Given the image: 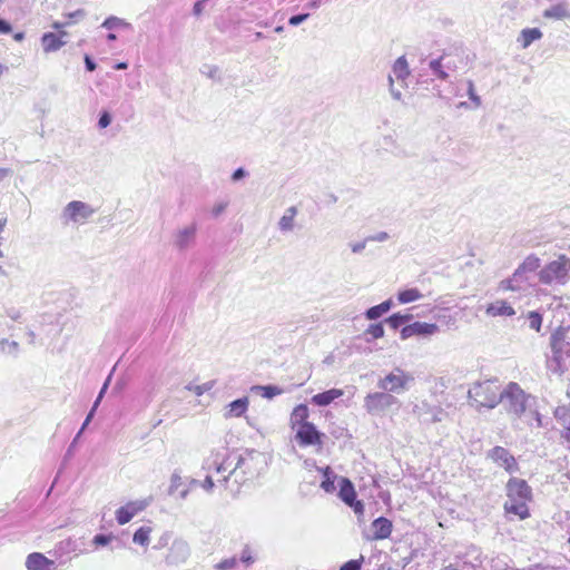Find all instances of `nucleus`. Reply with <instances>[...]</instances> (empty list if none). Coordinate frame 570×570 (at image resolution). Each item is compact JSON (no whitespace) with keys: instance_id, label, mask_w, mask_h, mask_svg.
<instances>
[{"instance_id":"f257e3e1","label":"nucleus","mask_w":570,"mask_h":570,"mask_svg":"<svg viewBox=\"0 0 570 570\" xmlns=\"http://www.w3.org/2000/svg\"><path fill=\"white\" fill-rule=\"evenodd\" d=\"M502 386L499 380L474 382L468 391L469 404L478 412L482 409L492 410L502 401Z\"/></svg>"},{"instance_id":"f03ea898","label":"nucleus","mask_w":570,"mask_h":570,"mask_svg":"<svg viewBox=\"0 0 570 570\" xmlns=\"http://www.w3.org/2000/svg\"><path fill=\"white\" fill-rule=\"evenodd\" d=\"M233 465L227 475L223 476V482L227 483L234 478L237 484H244L248 480L258 476L263 455L256 451H246L242 454H233Z\"/></svg>"},{"instance_id":"7ed1b4c3","label":"nucleus","mask_w":570,"mask_h":570,"mask_svg":"<svg viewBox=\"0 0 570 570\" xmlns=\"http://www.w3.org/2000/svg\"><path fill=\"white\" fill-rule=\"evenodd\" d=\"M570 259L560 255L556 261L548 263L540 269L539 281L544 285H564L570 278Z\"/></svg>"},{"instance_id":"20e7f679","label":"nucleus","mask_w":570,"mask_h":570,"mask_svg":"<svg viewBox=\"0 0 570 570\" xmlns=\"http://www.w3.org/2000/svg\"><path fill=\"white\" fill-rule=\"evenodd\" d=\"M96 214V209L81 200L69 202L61 210L60 219L65 226H80L88 223V220Z\"/></svg>"},{"instance_id":"39448f33","label":"nucleus","mask_w":570,"mask_h":570,"mask_svg":"<svg viewBox=\"0 0 570 570\" xmlns=\"http://www.w3.org/2000/svg\"><path fill=\"white\" fill-rule=\"evenodd\" d=\"M502 401L504 409L508 413L520 417L527 410V402L530 399L517 383H509L507 387L502 389Z\"/></svg>"},{"instance_id":"423d86ee","label":"nucleus","mask_w":570,"mask_h":570,"mask_svg":"<svg viewBox=\"0 0 570 570\" xmlns=\"http://www.w3.org/2000/svg\"><path fill=\"white\" fill-rule=\"evenodd\" d=\"M414 382L412 374L395 367L392 372L380 379L377 387L390 394H402L409 391L410 385Z\"/></svg>"},{"instance_id":"0eeeda50","label":"nucleus","mask_w":570,"mask_h":570,"mask_svg":"<svg viewBox=\"0 0 570 570\" xmlns=\"http://www.w3.org/2000/svg\"><path fill=\"white\" fill-rule=\"evenodd\" d=\"M399 405V400L385 391L368 393L364 399V409L372 415H379L387 409Z\"/></svg>"},{"instance_id":"6e6552de","label":"nucleus","mask_w":570,"mask_h":570,"mask_svg":"<svg viewBox=\"0 0 570 570\" xmlns=\"http://www.w3.org/2000/svg\"><path fill=\"white\" fill-rule=\"evenodd\" d=\"M413 414L422 424H434L442 422L446 416V412L436 404L423 400L413 406Z\"/></svg>"},{"instance_id":"1a4fd4ad","label":"nucleus","mask_w":570,"mask_h":570,"mask_svg":"<svg viewBox=\"0 0 570 570\" xmlns=\"http://www.w3.org/2000/svg\"><path fill=\"white\" fill-rule=\"evenodd\" d=\"M197 223L193 222L187 226L178 228L173 235V246L179 252L184 253L191 248L196 243L197 237Z\"/></svg>"},{"instance_id":"9d476101","label":"nucleus","mask_w":570,"mask_h":570,"mask_svg":"<svg viewBox=\"0 0 570 570\" xmlns=\"http://www.w3.org/2000/svg\"><path fill=\"white\" fill-rule=\"evenodd\" d=\"M233 461V454H229L226 448H222L210 452V455L205 460V468L224 474L229 472Z\"/></svg>"},{"instance_id":"9b49d317","label":"nucleus","mask_w":570,"mask_h":570,"mask_svg":"<svg viewBox=\"0 0 570 570\" xmlns=\"http://www.w3.org/2000/svg\"><path fill=\"white\" fill-rule=\"evenodd\" d=\"M324 434L311 423H304L296 429L295 440L301 446L322 445Z\"/></svg>"},{"instance_id":"f8f14e48","label":"nucleus","mask_w":570,"mask_h":570,"mask_svg":"<svg viewBox=\"0 0 570 570\" xmlns=\"http://www.w3.org/2000/svg\"><path fill=\"white\" fill-rule=\"evenodd\" d=\"M190 556V547L187 541L183 539H175L166 556V563L168 566H180L185 563Z\"/></svg>"},{"instance_id":"ddd939ff","label":"nucleus","mask_w":570,"mask_h":570,"mask_svg":"<svg viewBox=\"0 0 570 570\" xmlns=\"http://www.w3.org/2000/svg\"><path fill=\"white\" fill-rule=\"evenodd\" d=\"M530 276L523 273L519 267L511 277L502 279L499 284L500 291L527 292L531 286Z\"/></svg>"},{"instance_id":"4468645a","label":"nucleus","mask_w":570,"mask_h":570,"mask_svg":"<svg viewBox=\"0 0 570 570\" xmlns=\"http://www.w3.org/2000/svg\"><path fill=\"white\" fill-rule=\"evenodd\" d=\"M440 328L434 323H425V322H414L412 324L405 325L401 330V338L407 340L412 336H432L439 333Z\"/></svg>"},{"instance_id":"2eb2a0df","label":"nucleus","mask_w":570,"mask_h":570,"mask_svg":"<svg viewBox=\"0 0 570 570\" xmlns=\"http://www.w3.org/2000/svg\"><path fill=\"white\" fill-rule=\"evenodd\" d=\"M488 458H490L494 463L503 468L509 473H513L519 470L514 456L502 446H494L491 449L488 453Z\"/></svg>"},{"instance_id":"dca6fc26","label":"nucleus","mask_w":570,"mask_h":570,"mask_svg":"<svg viewBox=\"0 0 570 570\" xmlns=\"http://www.w3.org/2000/svg\"><path fill=\"white\" fill-rule=\"evenodd\" d=\"M507 497L509 500H531L532 490L525 480L519 478H511L505 487Z\"/></svg>"},{"instance_id":"f3484780","label":"nucleus","mask_w":570,"mask_h":570,"mask_svg":"<svg viewBox=\"0 0 570 570\" xmlns=\"http://www.w3.org/2000/svg\"><path fill=\"white\" fill-rule=\"evenodd\" d=\"M149 504L148 500L130 501L116 511V520L120 525L128 523L137 513L145 510Z\"/></svg>"},{"instance_id":"a211bd4d","label":"nucleus","mask_w":570,"mask_h":570,"mask_svg":"<svg viewBox=\"0 0 570 570\" xmlns=\"http://www.w3.org/2000/svg\"><path fill=\"white\" fill-rule=\"evenodd\" d=\"M567 330L562 326L558 327L550 337V346L553 354V358L558 362L562 360V355L567 347H570V343L566 342Z\"/></svg>"},{"instance_id":"6ab92c4d","label":"nucleus","mask_w":570,"mask_h":570,"mask_svg":"<svg viewBox=\"0 0 570 570\" xmlns=\"http://www.w3.org/2000/svg\"><path fill=\"white\" fill-rule=\"evenodd\" d=\"M68 36L66 31H60L58 35L53 32H46L41 37V45L45 52L58 51L67 43L65 39Z\"/></svg>"},{"instance_id":"aec40b11","label":"nucleus","mask_w":570,"mask_h":570,"mask_svg":"<svg viewBox=\"0 0 570 570\" xmlns=\"http://www.w3.org/2000/svg\"><path fill=\"white\" fill-rule=\"evenodd\" d=\"M542 17L548 20H566L570 19V8L566 1L554 3L543 10Z\"/></svg>"},{"instance_id":"412c9836","label":"nucleus","mask_w":570,"mask_h":570,"mask_svg":"<svg viewBox=\"0 0 570 570\" xmlns=\"http://www.w3.org/2000/svg\"><path fill=\"white\" fill-rule=\"evenodd\" d=\"M26 566L29 570H53L55 562L42 553L33 552L27 558Z\"/></svg>"},{"instance_id":"4be33fe9","label":"nucleus","mask_w":570,"mask_h":570,"mask_svg":"<svg viewBox=\"0 0 570 570\" xmlns=\"http://www.w3.org/2000/svg\"><path fill=\"white\" fill-rule=\"evenodd\" d=\"M392 522L384 517H380L372 522L373 540L387 539L392 533Z\"/></svg>"},{"instance_id":"5701e85b","label":"nucleus","mask_w":570,"mask_h":570,"mask_svg":"<svg viewBox=\"0 0 570 570\" xmlns=\"http://www.w3.org/2000/svg\"><path fill=\"white\" fill-rule=\"evenodd\" d=\"M485 313L489 316H513L515 315V309L505 301L498 299L488 305Z\"/></svg>"},{"instance_id":"b1692460","label":"nucleus","mask_w":570,"mask_h":570,"mask_svg":"<svg viewBox=\"0 0 570 570\" xmlns=\"http://www.w3.org/2000/svg\"><path fill=\"white\" fill-rule=\"evenodd\" d=\"M344 392L340 389H331L312 396L311 402L317 406H327L334 400L343 396Z\"/></svg>"},{"instance_id":"393cba45","label":"nucleus","mask_w":570,"mask_h":570,"mask_svg":"<svg viewBox=\"0 0 570 570\" xmlns=\"http://www.w3.org/2000/svg\"><path fill=\"white\" fill-rule=\"evenodd\" d=\"M392 73L394 75L395 79L401 83H404L405 80L409 78L411 71L409 68L407 60L404 56L399 57L394 61L392 66Z\"/></svg>"},{"instance_id":"a878e982","label":"nucleus","mask_w":570,"mask_h":570,"mask_svg":"<svg viewBox=\"0 0 570 570\" xmlns=\"http://www.w3.org/2000/svg\"><path fill=\"white\" fill-rule=\"evenodd\" d=\"M543 33L539 28H525L520 32L518 42L523 49L531 46L532 42L540 40Z\"/></svg>"},{"instance_id":"bb28decb","label":"nucleus","mask_w":570,"mask_h":570,"mask_svg":"<svg viewBox=\"0 0 570 570\" xmlns=\"http://www.w3.org/2000/svg\"><path fill=\"white\" fill-rule=\"evenodd\" d=\"M504 510L508 513L515 514L520 517V519H525L529 517V509L527 507L525 500H509L504 503Z\"/></svg>"},{"instance_id":"cd10ccee","label":"nucleus","mask_w":570,"mask_h":570,"mask_svg":"<svg viewBox=\"0 0 570 570\" xmlns=\"http://www.w3.org/2000/svg\"><path fill=\"white\" fill-rule=\"evenodd\" d=\"M338 497L345 504H351L356 499L354 485L346 478L341 479Z\"/></svg>"},{"instance_id":"c85d7f7f","label":"nucleus","mask_w":570,"mask_h":570,"mask_svg":"<svg viewBox=\"0 0 570 570\" xmlns=\"http://www.w3.org/2000/svg\"><path fill=\"white\" fill-rule=\"evenodd\" d=\"M297 215L295 206L288 207L278 222V228L282 233H289L294 229V220Z\"/></svg>"},{"instance_id":"c756f323","label":"nucleus","mask_w":570,"mask_h":570,"mask_svg":"<svg viewBox=\"0 0 570 570\" xmlns=\"http://www.w3.org/2000/svg\"><path fill=\"white\" fill-rule=\"evenodd\" d=\"M309 415L308 407L305 404H298L294 407L291 414V424L294 429L295 426H301L304 423H309L307 421Z\"/></svg>"},{"instance_id":"7c9ffc66","label":"nucleus","mask_w":570,"mask_h":570,"mask_svg":"<svg viewBox=\"0 0 570 570\" xmlns=\"http://www.w3.org/2000/svg\"><path fill=\"white\" fill-rule=\"evenodd\" d=\"M554 417L567 431L566 438L569 440L570 439V403L568 405L558 406L554 410Z\"/></svg>"},{"instance_id":"2f4dec72","label":"nucleus","mask_w":570,"mask_h":570,"mask_svg":"<svg viewBox=\"0 0 570 570\" xmlns=\"http://www.w3.org/2000/svg\"><path fill=\"white\" fill-rule=\"evenodd\" d=\"M446 59V55L441 56L440 58L432 59L429 62V68L431 72L441 80H446L449 78V73L445 69L444 60Z\"/></svg>"},{"instance_id":"473e14b6","label":"nucleus","mask_w":570,"mask_h":570,"mask_svg":"<svg viewBox=\"0 0 570 570\" xmlns=\"http://www.w3.org/2000/svg\"><path fill=\"white\" fill-rule=\"evenodd\" d=\"M247 406H248L247 397L237 399L228 404V411L225 413V417H233V416L238 417L243 413H245V411L247 410Z\"/></svg>"},{"instance_id":"72a5a7b5","label":"nucleus","mask_w":570,"mask_h":570,"mask_svg":"<svg viewBox=\"0 0 570 570\" xmlns=\"http://www.w3.org/2000/svg\"><path fill=\"white\" fill-rule=\"evenodd\" d=\"M392 307V301L386 299L379 305L372 306L366 309L365 317L370 321L380 318L383 314L387 313Z\"/></svg>"},{"instance_id":"f704fd0d","label":"nucleus","mask_w":570,"mask_h":570,"mask_svg":"<svg viewBox=\"0 0 570 570\" xmlns=\"http://www.w3.org/2000/svg\"><path fill=\"white\" fill-rule=\"evenodd\" d=\"M423 297V294L417 288H406L397 293V301L401 304H409L419 301Z\"/></svg>"},{"instance_id":"c9c22d12","label":"nucleus","mask_w":570,"mask_h":570,"mask_svg":"<svg viewBox=\"0 0 570 570\" xmlns=\"http://www.w3.org/2000/svg\"><path fill=\"white\" fill-rule=\"evenodd\" d=\"M321 471L323 472V481L321 482V488L327 493L333 492L335 490L334 482L336 475L334 474L330 466L321 469Z\"/></svg>"},{"instance_id":"e433bc0d","label":"nucleus","mask_w":570,"mask_h":570,"mask_svg":"<svg viewBox=\"0 0 570 570\" xmlns=\"http://www.w3.org/2000/svg\"><path fill=\"white\" fill-rule=\"evenodd\" d=\"M523 273L529 276L540 267V258L533 254L527 256L524 261L518 266Z\"/></svg>"},{"instance_id":"4c0bfd02","label":"nucleus","mask_w":570,"mask_h":570,"mask_svg":"<svg viewBox=\"0 0 570 570\" xmlns=\"http://www.w3.org/2000/svg\"><path fill=\"white\" fill-rule=\"evenodd\" d=\"M101 28L112 30V29H131V24L126 20L118 18L116 16L108 17L102 23Z\"/></svg>"},{"instance_id":"58836bf2","label":"nucleus","mask_w":570,"mask_h":570,"mask_svg":"<svg viewBox=\"0 0 570 570\" xmlns=\"http://www.w3.org/2000/svg\"><path fill=\"white\" fill-rule=\"evenodd\" d=\"M412 314H401V313H395L393 315H391L390 317H387L385 320V322L387 323V325L393 328V330H397L399 327L403 326L404 324H406L407 322H410L412 320Z\"/></svg>"},{"instance_id":"ea45409f","label":"nucleus","mask_w":570,"mask_h":570,"mask_svg":"<svg viewBox=\"0 0 570 570\" xmlns=\"http://www.w3.org/2000/svg\"><path fill=\"white\" fill-rule=\"evenodd\" d=\"M19 343L16 341H9L8 338H2L0 341V350L2 353L12 355L17 357L19 354Z\"/></svg>"},{"instance_id":"a19ab883","label":"nucleus","mask_w":570,"mask_h":570,"mask_svg":"<svg viewBox=\"0 0 570 570\" xmlns=\"http://www.w3.org/2000/svg\"><path fill=\"white\" fill-rule=\"evenodd\" d=\"M527 320L529 322V327L531 330H534L538 333L541 331L543 321L541 313H539L538 311L528 312Z\"/></svg>"},{"instance_id":"79ce46f5","label":"nucleus","mask_w":570,"mask_h":570,"mask_svg":"<svg viewBox=\"0 0 570 570\" xmlns=\"http://www.w3.org/2000/svg\"><path fill=\"white\" fill-rule=\"evenodd\" d=\"M254 390L261 391L262 396L265 399H273L283 393V390L276 385H257L254 386Z\"/></svg>"},{"instance_id":"37998d69","label":"nucleus","mask_w":570,"mask_h":570,"mask_svg":"<svg viewBox=\"0 0 570 570\" xmlns=\"http://www.w3.org/2000/svg\"><path fill=\"white\" fill-rule=\"evenodd\" d=\"M150 528L141 527L135 533L132 541L140 546H147L149 543Z\"/></svg>"},{"instance_id":"c03bdc74","label":"nucleus","mask_w":570,"mask_h":570,"mask_svg":"<svg viewBox=\"0 0 570 570\" xmlns=\"http://www.w3.org/2000/svg\"><path fill=\"white\" fill-rule=\"evenodd\" d=\"M115 368H116V366H114V367H112L111 372H110V373H109V375L107 376V379H106L105 383L102 384V387L100 389V392H99V394H98V396H97L96 401L94 402V404H92V407H91V409H94V410H97V409H98V406H99V404H100V402H101V400H102V397H104L105 393H106V392H107V390H108V386H109V384H110L111 376H112V373H114Z\"/></svg>"},{"instance_id":"a18cd8bd","label":"nucleus","mask_w":570,"mask_h":570,"mask_svg":"<svg viewBox=\"0 0 570 570\" xmlns=\"http://www.w3.org/2000/svg\"><path fill=\"white\" fill-rule=\"evenodd\" d=\"M213 385H214L213 382L204 383L202 385L188 384V385H186V390H188V391L195 393L196 395L200 396L205 392L209 391L213 387Z\"/></svg>"},{"instance_id":"49530a36","label":"nucleus","mask_w":570,"mask_h":570,"mask_svg":"<svg viewBox=\"0 0 570 570\" xmlns=\"http://www.w3.org/2000/svg\"><path fill=\"white\" fill-rule=\"evenodd\" d=\"M366 334H370L373 338H381L384 336V327L382 323H375L371 324L367 330Z\"/></svg>"},{"instance_id":"de8ad7c7","label":"nucleus","mask_w":570,"mask_h":570,"mask_svg":"<svg viewBox=\"0 0 570 570\" xmlns=\"http://www.w3.org/2000/svg\"><path fill=\"white\" fill-rule=\"evenodd\" d=\"M181 485V476L177 472H174L170 476V485L168 489L169 494H175L180 489Z\"/></svg>"},{"instance_id":"09e8293b","label":"nucleus","mask_w":570,"mask_h":570,"mask_svg":"<svg viewBox=\"0 0 570 570\" xmlns=\"http://www.w3.org/2000/svg\"><path fill=\"white\" fill-rule=\"evenodd\" d=\"M468 85V96L470 100L474 104V107L478 108L481 106V98L475 94L474 83L472 80L466 81Z\"/></svg>"},{"instance_id":"8fccbe9b","label":"nucleus","mask_w":570,"mask_h":570,"mask_svg":"<svg viewBox=\"0 0 570 570\" xmlns=\"http://www.w3.org/2000/svg\"><path fill=\"white\" fill-rule=\"evenodd\" d=\"M364 561V557L361 556L360 559H353L345 562L340 570H361L362 563Z\"/></svg>"},{"instance_id":"3c124183","label":"nucleus","mask_w":570,"mask_h":570,"mask_svg":"<svg viewBox=\"0 0 570 570\" xmlns=\"http://www.w3.org/2000/svg\"><path fill=\"white\" fill-rule=\"evenodd\" d=\"M111 534L99 533L94 537L92 543L97 547H105L111 541Z\"/></svg>"},{"instance_id":"603ef678","label":"nucleus","mask_w":570,"mask_h":570,"mask_svg":"<svg viewBox=\"0 0 570 570\" xmlns=\"http://www.w3.org/2000/svg\"><path fill=\"white\" fill-rule=\"evenodd\" d=\"M111 124V115L109 111L104 110L100 112L99 119H98V127L100 129L107 128Z\"/></svg>"},{"instance_id":"864d4df0","label":"nucleus","mask_w":570,"mask_h":570,"mask_svg":"<svg viewBox=\"0 0 570 570\" xmlns=\"http://www.w3.org/2000/svg\"><path fill=\"white\" fill-rule=\"evenodd\" d=\"M237 561L235 558H229L220 561L215 566L218 570H232L236 566Z\"/></svg>"},{"instance_id":"5fc2aeb1","label":"nucleus","mask_w":570,"mask_h":570,"mask_svg":"<svg viewBox=\"0 0 570 570\" xmlns=\"http://www.w3.org/2000/svg\"><path fill=\"white\" fill-rule=\"evenodd\" d=\"M96 411H97V410L90 409V411H89V413L87 414V416H86V419H85V421H83V423H82V425H81V428H80L79 432H78V433L76 434V436H75V441H78V440H79V438H80V435L82 434V432L85 431V429H86V428L88 426V424L91 422V420H92V417H94V415H95Z\"/></svg>"},{"instance_id":"6e6d98bb","label":"nucleus","mask_w":570,"mask_h":570,"mask_svg":"<svg viewBox=\"0 0 570 570\" xmlns=\"http://www.w3.org/2000/svg\"><path fill=\"white\" fill-rule=\"evenodd\" d=\"M308 17H309V13L295 14L288 19V23L293 27H296V26H299L301 23H303L304 21H306L308 19Z\"/></svg>"},{"instance_id":"4d7b16f0","label":"nucleus","mask_w":570,"mask_h":570,"mask_svg":"<svg viewBox=\"0 0 570 570\" xmlns=\"http://www.w3.org/2000/svg\"><path fill=\"white\" fill-rule=\"evenodd\" d=\"M389 237L390 236H389V234L386 232H379V233H376L374 235L367 236L366 240L382 243V242L387 240Z\"/></svg>"},{"instance_id":"13d9d810","label":"nucleus","mask_w":570,"mask_h":570,"mask_svg":"<svg viewBox=\"0 0 570 570\" xmlns=\"http://www.w3.org/2000/svg\"><path fill=\"white\" fill-rule=\"evenodd\" d=\"M202 72L205 73L208 78L215 79L219 72V69L217 66H204Z\"/></svg>"},{"instance_id":"bf43d9fd","label":"nucleus","mask_w":570,"mask_h":570,"mask_svg":"<svg viewBox=\"0 0 570 570\" xmlns=\"http://www.w3.org/2000/svg\"><path fill=\"white\" fill-rule=\"evenodd\" d=\"M6 314L12 321H20L22 317V313L20 309L11 307L6 311Z\"/></svg>"},{"instance_id":"052dcab7","label":"nucleus","mask_w":570,"mask_h":570,"mask_svg":"<svg viewBox=\"0 0 570 570\" xmlns=\"http://www.w3.org/2000/svg\"><path fill=\"white\" fill-rule=\"evenodd\" d=\"M367 243H368V240H366V238H365L362 242L350 244V247L354 254H360L364 250Z\"/></svg>"},{"instance_id":"680f3d73","label":"nucleus","mask_w":570,"mask_h":570,"mask_svg":"<svg viewBox=\"0 0 570 570\" xmlns=\"http://www.w3.org/2000/svg\"><path fill=\"white\" fill-rule=\"evenodd\" d=\"M228 206L227 202H222L216 204L212 209V215L214 217H218Z\"/></svg>"},{"instance_id":"e2e57ef3","label":"nucleus","mask_w":570,"mask_h":570,"mask_svg":"<svg viewBox=\"0 0 570 570\" xmlns=\"http://www.w3.org/2000/svg\"><path fill=\"white\" fill-rule=\"evenodd\" d=\"M86 16V12L83 9H78L73 12L68 13V18L72 21H78L80 19H83Z\"/></svg>"},{"instance_id":"0e129e2a","label":"nucleus","mask_w":570,"mask_h":570,"mask_svg":"<svg viewBox=\"0 0 570 570\" xmlns=\"http://www.w3.org/2000/svg\"><path fill=\"white\" fill-rule=\"evenodd\" d=\"M246 175H247V171L244 168L239 167L233 173L232 180L238 181V180L243 179Z\"/></svg>"},{"instance_id":"69168bd1","label":"nucleus","mask_w":570,"mask_h":570,"mask_svg":"<svg viewBox=\"0 0 570 570\" xmlns=\"http://www.w3.org/2000/svg\"><path fill=\"white\" fill-rule=\"evenodd\" d=\"M83 61H85L86 69L88 71L91 72L96 69L97 65L89 55H85Z\"/></svg>"},{"instance_id":"338daca9","label":"nucleus","mask_w":570,"mask_h":570,"mask_svg":"<svg viewBox=\"0 0 570 570\" xmlns=\"http://www.w3.org/2000/svg\"><path fill=\"white\" fill-rule=\"evenodd\" d=\"M240 560L247 566L253 563V557L250 556V551L248 548L244 549L240 556Z\"/></svg>"},{"instance_id":"774afa93","label":"nucleus","mask_w":570,"mask_h":570,"mask_svg":"<svg viewBox=\"0 0 570 570\" xmlns=\"http://www.w3.org/2000/svg\"><path fill=\"white\" fill-rule=\"evenodd\" d=\"M205 2H206V0H198L197 2H195L194 8H193V12L195 16L202 14V12L205 8Z\"/></svg>"}]
</instances>
